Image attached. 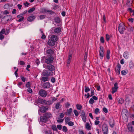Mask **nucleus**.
<instances>
[{"label": "nucleus", "instance_id": "64", "mask_svg": "<svg viewBox=\"0 0 134 134\" xmlns=\"http://www.w3.org/2000/svg\"><path fill=\"white\" fill-rule=\"evenodd\" d=\"M24 19V18L23 17H21L18 20V21L19 22H21Z\"/></svg>", "mask_w": 134, "mask_h": 134}, {"label": "nucleus", "instance_id": "17", "mask_svg": "<svg viewBox=\"0 0 134 134\" xmlns=\"http://www.w3.org/2000/svg\"><path fill=\"white\" fill-rule=\"evenodd\" d=\"M36 17L34 15H31L28 18L27 20L28 21L31 22L33 21L35 18Z\"/></svg>", "mask_w": 134, "mask_h": 134}, {"label": "nucleus", "instance_id": "21", "mask_svg": "<svg viewBox=\"0 0 134 134\" xmlns=\"http://www.w3.org/2000/svg\"><path fill=\"white\" fill-rule=\"evenodd\" d=\"M109 124L111 127L112 128L114 125V121L113 119H110L109 121Z\"/></svg>", "mask_w": 134, "mask_h": 134}, {"label": "nucleus", "instance_id": "38", "mask_svg": "<svg viewBox=\"0 0 134 134\" xmlns=\"http://www.w3.org/2000/svg\"><path fill=\"white\" fill-rule=\"evenodd\" d=\"M68 130L67 128L65 126H63V127L62 131H63L66 132Z\"/></svg>", "mask_w": 134, "mask_h": 134}, {"label": "nucleus", "instance_id": "52", "mask_svg": "<svg viewBox=\"0 0 134 134\" xmlns=\"http://www.w3.org/2000/svg\"><path fill=\"white\" fill-rule=\"evenodd\" d=\"M52 129L54 131H57V129L55 125H53L52 126Z\"/></svg>", "mask_w": 134, "mask_h": 134}, {"label": "nucleus", "instance_id": "23", "mask_svg": "<svg viewBox=\"0 0 134 134\" xmlns=\"http://www.w3.org/2000/svg\"><path fill=\"white\" fill-rule=\"evenodd\" d=\"M123 57L126 59H127L129 57V53L127 51L125 52L123 54Z\"/></svg>", "mask_w": 134, "mask_h": 134}, {"label": "nucleus", "instance_id": "11", "mask_svg": "<svg viewBox=\"0 0 134 134\" xmlns=\"http://www.w3.org/2000/svg\"><path fill=\"white\" fill-rule=\"evenodd\" d=\"M103 132H108V127L106 124H104L102 126Z\"/></svg>", "mask_w": 134, "mask_h": 134}, {"label": "nucleus", "instance_id": "36", "mask_svg": "<svg viewBox=\"0 0 134 134\" xmlns=\"http://www.w3.org/2000/svg\"><path fill=\"white\" fill-rule=\"evenodd\" d=\"M64 116V114L63 113H60L59 114V115L58 117V118L60 119L63 118Z\"/></svg>", "mask_w": 134, "mask_h": 134}, {"label": "nucleus", "instance_id": "18", "mask_svg": "<svg viewBox=\"0 0 134 134\" xmlns=\"http://www.w3.org/2000/svg\"><path fill=\"white\" fill-rule=\"evenodd\" d=\"M44 115L46 116V117L48 119V120L49 119L52 117V114L49 113H45Z\"/></svg>", "mask_w": 134, "mask_h": 134}, {"label": "nucleus", "instance_id": "13", "mask_svg": "<svg viewBox=\"0 0 134 134\" xmlns=\"http://www.w3.org/2000/svg\"><path fill=\"white\" fill-rule=\"evenodd\" d=\"M50 87V84L49 82L44 83L42 85V87L44 88H48Z\"/></svg>", "mask_w": 134, "mask_h": 134}, {"label": "nucleus", "instance_id": "12", "mask_svg": "<svg viewBox=\"0 0 134 134\" xmlns=\"http://www.w3.org/2000/svg\"><path fill=\"white\" fill-rule=\"evenodd\" d=\"M40 122L43 123H46L48 121V119L46 117V116H45L44 115L40 117Z\"/></svg>", "mask_w": 134, "mask_h": 134}, {"label": "nucleus", "instance_id": "47", "mask_svg": "<svg viewBox=\"0 0 134 134\" xmlns=\"http://www.w3.org/2000/svg\"><path fill=\"white\" fill-rule=\"evenodd\" d=\"M5 30L4 29H2L1 31L0 32V34H5V35L6 34L5 33Z\"/></svg>", "mask_w": 134, "mask_h": 134}, {"label": "nucleus", "instance_id": "32", "mask_svg": "<svg viewBox=\"0 0 134 134\" xmlns=\"http://www.w3.org/2000/svg\"><path fill=\"white\" fill-rule=\"evenodd\" d=\"M85 92L87 93L90 91V88L88 87L85 86Z\"/></svg>", "mask_w": 134, "mask_h": 134}, {"label": "nucleus", "instance_id": "55", "mask_svg": "<svg viewBox=\"0 0 134 134\" xmlns=\"http://www.w3.org/2000/svg\"><path fill=\"white\" fill-rule=\"evenodd\" d=\"M80 115L81 116L86 115L85 114V111H83V110L82 111L81 113V114Z\"/></svg>", "mask_w": 134, "mask_h": 134}, {"label": "nucleus", "instance_id": "42", "mask_svg": "<svg viewBox=\"0 0 134 134\" xmlns=\"http://www.w3.org/2000/svg\"><path fill=\"white\" fill-rule=\"evenodd\" d=\"M39 18L40 20H42L44 19L46 17L45 15H41L39 16Z\"/></svg>", "mask_w": 134, "mask_h": 134}, {"label": "nucleus", "instance_id": "3", "mask_svg": "<svg viewBox=\"0 0 134 134\" xmlns=\"http://www.w3.org/2000/svg\"><path fill=\"white\" fill-rule=\"evenodd\" d=\"M122 115L123 119L126 120H127L128 116V111L126 109H124L122 110Z\"/></svg>", "mask_w": 134, "mask_h": 134}, {"label": "nucleus", "instance_id": "10", "mask_svg": "<svg viewBox=\"0 0 134 134\" xmlns=\"http://www.w3.org/2000/svg\"><path fill=\"white\" fill-rule=\"evenodd\" d=\"M118 88V83H117L116 82L114 84V87L112 88L111 93L112 94H114V93L116 92Z\"/></svg>", "mask_w": 134, "mask_h": 134}, {"label": "nucleus", "instance_id": "39", "mask_svg": "<svg viewBox=\"0 0 134 134\" xmlns=\"http://www.w3.org/2000/svg\"><path fill=\"white\" fill-rule=\"evenodd\" d=\"M94 102V101L92 98H91L89 101V103L91 104H93Z\"/></svg>", "mask_w": 134, "mask_h": 134}, {"label": "nucleus", "instance_id": "62", "mask_svg": "<svg viewBox=\"0 0 134 134\" xmlns=\"http://www.w3.org/2000/svg\"><path fill=\"white\" fill-rule=\"evenodd\" d=\"M46 104L47 105H50L52 104V102L50 100L48 101H47Z\"/></svg>", "mask_w": 134, "mask_h": 134}, {"label": "nucleus", "instance_id": "46", "mask_svg": "<svg viewBox=\"0 0 134 134\" xmlns=\"http://www.w3.org/2000/svg\"><path fill=\"white\" fill-rule=\"evenodd\" d=\"M127 72L125 70H123L121 71V74L122 75H125L126 74Z\"/></svg>", "mask_w": 134, "mask_h": 134}, {"label": "nucleus", "instance_id": "61", "mask_svg": "<svg viewBox=\"0 0 134 134\" xmlns=\"http://www.w3.org/2000/svg\"><path fill=\"white\" fill-rule=\"evenodd\" d=\"M27 90V92L30 93H31L32 92V90L30 88H29Z\"/></svg>", "mask_w": 134, "mask_h": 134}, {"label": "nucleus", "instance_id": "16", "mask_svg": "<svg viewBox=\"0 0 134 134\" xmlns=\"http://www.w3.org/2000/svg\"><path fill=\"white\" fill-rule=\"evenodd\" d=\"M54 53L53 51L51 49H48L46 51V54L49 55H53Z\"/></svg>", "mask_w": 134, "mask_h": 134}, {"label": "nucleus", "instance_id": "27", "mask_svg": "<svg viewBox=\"0 0 134 134\" xmlns=\"http://www.w3.org/2000/svg\"><path fill=\"white\" fill-rule=\"evenodd\" d=\"M118 103L122 104L124 102V100L121 98H118Z\"/></svg>", "mask_w": 134, "mask_h": 134}, {"label": "nucleus", "instance_id": "60", "mask_svg": "<svg viewBox=\"0 0 134 134\" xmlns=\"http://www.w3.org/2000/svg\"><path fill=\"white\" fill-rule=\"evenodd\" d=\"M4 38V36L2 34H0V40H2Z\"/></svg>", "mask_w": 134, "mask_h": 134}, {"label": "nucleus", "instance_id": "44", "mask_svg": "<svg viewBox=\"0 0 134 134\" xmlns=\"http://www.w3.org/2000/svg\"><path fill=\"white\" fill-rule=\"evenodd\" d=\"M74 113L76 116H77L79 115V113L76 110H74Z\"/></svg>", "mask_w": 134, "mask_h": 134}, {"label": "nucleus", "instance_id": "31", "mask_svg": "<svg viewBox=\"0 0 134 134\" xmlns=\"http://www.w3.org/2000/svg\"><path fill=\"white\" fill-rule=\"evenodd\" d=\"M106 40L107 41H109V40L110 38V37H111L112 36L111 35H109L107 34L106 35Z\"/></svg>", "mask_w": 134, "mask_h": 134}, {"label": "nucleus", "instance_id": "19", "mask_svg": "<svg viewBox=\"0 0 134 134\" xmlns=\"http://www.w3.org/2000/svg\"><path fill=\"white\" fill-rule=\"evenodd\" d=\"M47 44L49 46H54L55 44V42L49 39L47 42Z\"/></svg>", "mask_w": 134, "mask_h": 134}, {"label": "nucleus", "instance_id": "4", "mask_svg": "<svg viewBox=\"0 0 134 134\" xmlns=\"http://www.w3.org/2000/svg\"><path fill=\"white\" fill-rule=\"evenodd\" d=\"M125 26L123 23L120 24L118 27V30L121 34H122L124 33L125 30Z\"/></svg>", "mask_w": 134, "mask_h": 134}, {"label": "nucleus", "instance_id": "56", "mask_svg": "<svg viewBox=\"0 0 134 134\" xmlns=\"http://www.w3.org/2000/svg\"><path fill=\"white\" fill-rule=\"evenodd\" d=\"M30 3H28L27 2H26L24 3V5L26 7H28Z\"/></svg>", "mask_w": 134, "mask_h": 134}, {"label": "nucleus", "instance_id": "35", "mask_svg": "<svg viewBox=\"0 0 134 134\" xmlns=\"http://www.w3.org/2000/svg\"><path fill=\"white\" fill-rule=\"evenodd\" d=\"M4 8L5 9H8L9 8V4H6L4 5Z\"/></svg>", "mask_w": 134, "mask_h": 134}, {"label": "nucleus", "instance_id": "63", "mask_svg": "<svg viewBox=\"0 0 134 134\" xmlns=\"http://www.w3.org/2000/svg\"><path fill=\"white\" fill-rule=\"evenodd\" d=\"M9 13L7 10H5L3 12V14H8Z\"/></svg>", "mask_w": 134, "mask_h": 134}, {"label": "nucleus", "instance_id": "28", "mask_svg": "<svg viewBox=\"0 0 134 134\" xmlns=\"http://www.w3.org/2000/svg\"><path fill=\"white\" fill-rule=\"evenodd\" d=\"M61 107V105H60V103L59 102L57 103L56 104L55 108L57 109L60 108Z\"/></svg>", "mask_w": 134, "mask_h": 134}, {"label": "nucleus", "instance_id": "53", "mask_svg": "<svg viewBox=\"0 0 134 134\" xmlns=\"http://www.w3.org/2000/svg\"><path fill=\"white\" fill-rule=\"evenodd\" d=\"M100 42L103 43L104 42V37H101L100 38Z\"/></svg>", "mask_w": 134, "mask_h": 134}, {"label": "nucleus", "instance_id": "59", "mask_svg": "<svg viewBox=\"0 0 134 134\" xmlns=\"http://www.w3.org/2000/svg\"><path fill=\"white\" fill-rule=\"evenodd\" d=\"M103 110L105 113H108V110L105 107L103 108Z\"/></svg>", "mask_w": 134, "mask_h": 134}, {"label": "nucleus", "instance_id": "26", "mask_svg": "<svg viewBox=\"0 0 134 134\" xmlns=\"http://www.w3.org/2000/svg\"><path fill=\"white\" fill-rule=\"evenodd\" d=\"M11 16L10 15H7L4 16L3 18V19H4L8 21L11 18Z\"/></svg>", "mask_w": 134, "mask_h": 134}, {"label": "nucleus", "instance_id": "9", "mask_svg": "<svg viewBox=\"0 0 134 134\" xmlns=\"http://www.w3.org/2000/svg\"><path fill=\"white\" fill-rule=\"evenodd\" d=\"M121 68V66L119 64H118L116 66V67L115 68L116 74L118 75H119L120 74Z\"/></svg>", "mask_w": 134, "mask_h": 134}, {"label": "nucleus", "instance_id": "1", "mask_svg": "<svg viewBox=\"0 0 134 134\" xmlns=\"http://www.w3.org/2000/svg\"><path fill=\"white\" fill-rule=\"evenodd\" d=\"M46 68L48 69L51 71H45L43 72V74L44 76H49L52 75L53 72L52 71L55 70V67L52 64H49L46 66Z\"/></svg>", "mask_w": 134, "mask_h": 134}, {"label": "nucleus", "instance_id": "24", "mask_svg": "<svg viewBox=\"0 0 134 134\" xmlns=\"http://www.w3.org/2000/svg\"><path fill=\"white\" fill-rule=\"evenodd\" d=\"M132 0H127V1L126 4L128 7H130L132 5Z\"/></svg>", "mask_w": 134, "mask_h": 134}, {"label": "nucleus", "instance_id": "58", "mask_svg": "<svg viewBox=\"0 0 134 134\" xmlns=\"http://www.w3.org/2000/svg\"><path fill=\"white\" fill-rule=\"evenodd\" d=\"M92 98L94 100H97L98 99V98L95 96H93L92 97Z\"/></svg>", "mask_w": 134, "mask_h": 134}, {"label": "nucleus", "instance_id": "5", "mask_svg": "<svg viewBox=\"0 0 134 134\" xmlns=\"http://www.w3.org/2000/svg\"><path fill=\"white\" fill-rule=\"evenodd\" d=\"M39 94L42 97H45L47 95V93L45 90L43 89H41L39 92Z\"/></svg>", "mask_w": 134, "mask_h": 134}, {"label": "nucleus", "instance_id": "25", "mask_svg": "<svg viewBox=\"0 0 134 134\" xmlns=\"http://www.w3.org/2000/svg\"><path fill=\"white\" fill-rule=\"evenodd\" d=\"M85 127L86 129L88 130H90L91 129V127L90 126V125L88 122H87L86 123Z\"/></svg>", "mask_w": 134, "mask_h": 134}, {"label": "nucleus", "instance_id": "50", "mask_svg": "<svg viewBox=\"0 0 134 134\" xmlns=\"http://www.w3.org/2000/svg\"><path fill=\"white\" fill-rule=\"evenodd\" d=\"M99 111V110L98 108H96L95 110V113L96 114H97Z\"/></svg>", "mask_w": 134, "mask_h": 134}, {"label": "nucleus", "instance_id": "43", "mask_svg": "<svg viewBox=\"0 0 134 134\" xmlns=\"http://www.w3.org/2000/svg\"><path fill=\"white\" fill-rule=\"evenodd\" d=\"M70 119L69 117H67L65 119V122L66 124H67L70 121Z\"/></svg>", "mask_w": 134, "mask_h": 134}, {"label": "nucleus", "instance_id": "30", "mask_svg": "<svg viewBox=\"0 0 134 134\" xmlns=\"http://www.w3.org/2000/svg\"><path fill=\"white\" fill-rule=\"evenodd\" d=\"M134 66V64L132 61L130 62L129 64V67L131 69H132Z\"/></svg>", "mask_w": 134, "mask_h": 134}, {"label": "nucleus", "instance_id": "57", "mask_svg": "<svg viewBox=\"0 0 134 134\" xmlns=\"http://www.w3.org/2000/svg\"><path fill=\"white\" fill-rule=\"evenodd\" d=\"M30 82H27L26 85V87L27 88H29L30 87Z\"/></svg>", "mask_w": 134, "mask_h": 134}, {"label": "nucleus", "instance_id": "14", "mask_svg": "<svg viewBox=\"0 0 134 134\" xmlns=\"http://www.w3.org/2000/svg\"><path fill=\"white\" fill-rule=\"evenodd\" d=\"M48 107H47L43 106L40 108V111L41 112L44 113L45 112L48 110Z\"/></svg>", "mask_w": 134, "mask_h": 134}, {"label": "nucleus", "instance_id": "29", "mask_svg": "<svg viewBox=\"0 0 134 134\" xmlns=\"http://www.w3.org/2000/svg\"><path fill=\"white\" fill-rule=\"evenodd\" d=\"M110 51L109 50H108L107 51V54H106V58L108 60L110 59L109 55L110 54Z\"/></svg>", "mask_w": 134, "mask_h": 134}, {"label": "nucleus", "instance_id": "54", "mask_svg": "<svg viewBox=\"0 0 134 134\" xmlns=\"http://www.w3.org/2000/svg\"><path fill=\"white\" fill-rule=\"evenodd\" d=\"M57 128L59 130H61L62 128V126L61 125H58L57 126Z\"/></svg>", "mask_w": 134, "mask_h": 134}, {"label": "nucleus", "instance_id": "2", "mask_svg": "<svg viewBox=\"0 0 134 134\" xmlns=\"http://www.w3.org/2000/svg\"><path fill=\"white\" fill-rule=\"evenodd\" d=\"M126 131L128 132L133 133L134 132V128L131 125V124L128 123L127 125V129Z\"/></svg>", "mask_w": 134, "mask_h": 134}, {"label": "nucleus", "instance_id": "20", "mask_svg": "<svg viewBox=\"0 0 134 134\" xmlns=\"http://www.w3.org/2000/svg\"><path fill=\"white\" fill-rule=\"evenodd\" d=\"M54 31L55 33L58 34L60 33L61 31V29L60 27H58L54 29Z\"/></svg>", "mask_w": 134, "mask_h": 134}, {"label": "nucleus", "instance_id": "37", "mask_svg": "<svg viewBox=\"0 0 134 134\" xmlns=\"http://www.w3.org/2000/svg\"><path fill=\"white\" fill-rule=\"evenodd\" d=\"M35 9V7H33L31 8L28 11V12L29 13H31L34 11Z\"/></svg>", "mask_w": 134, "mask_h": 134}, {"label": "nucleus", "instance_id": "41", "mask_svg": "<svg viewBox=\"0 0 134 134\" xmlns=\"http://www.w3.org/2000/svg\"><path fill=\"white\" fill-rule=\"evenodd\" d=\"M45 134H52L51 131L50 130H46L45 132Z\"/></svg>", "mask_w": 134, "mask_h": 134}, {"label": "nucleus", "instance_id": "8", "mask_svg": "<svg viewBox=\"0 0 134 134\" xmlns=\"http://www.w3.org/2000/svg\"><path fill=\"white\" fill-rule=\"evenodd\" d=\"M54 60V58L52 57H49L47 58L45 60V63L47 64L52 63Z\"/></svg>", "mask_w": 134, "mask_h": 134}, {"label": "nucleus", "instance_id": "22", "mask_svg": "<svg viewBox=\"0 0 134 134\" xmlns=\"http://www.w3.org/2000/svg\"><path fill=\"white\" fill-rule=\"evenodd\" d=\"M49 80V78L43 76L41 78V81L43 82H45L46 81H48Z\"/></svg>", "mask_w": 134, "mask_h": 134}, {"label": "nucleus", "instance_id": "15", "mask_svg": "<svg viewBox=\"0 0 134 134\" xmlns=\"http://www.w3.org/2000/svg\"><path fill=\"white\" fill-rule=\"evenodd\" d=\"M58 37L57 36L54 35H52L50 38V39L55 43L58 40Z\"/></svg>", "mask_w": 134, "mask_h": 134}, {"label": "nucleus", "instance_id": "34", "mask_svg": "<svg viewBox=\"0 0 134 134\" xmlns=\"http://www.w3.org/2000/svg\"><path fill=\"white\" fill-rule=\"evenodd\" d=\"M54 20L55 22L57 23H59L60 21V19L58 17L55 18L54 19Z\"/></svg>", "mask_w": 134, "mask_h": 134}, {"label": "nucleus", "instance_id": "40", "mask_svg": "<svg viewBox=\"0 0 134 134\" xmlns=\"http://www.w3.org/2000/svg\"><path fill=\"white\" fill-rule=\"evenodd\" d=\"M83 121L84 122H86V115L81 116Z\"/></svg>", "mask_w": 134, "mask_h": 134}, {"label": "nucleus", "instance_id": "7", "mask_svg": "<svg viewBox=\"0 0 134 134\" xmlns=\"http://www.w3.org/2000/svg\"><path fill=\"white\" fill-rule=\"evenodd\" d=\"M99 57L101 59H102L104 56V48L102 46H100V47Z\"/></svg>", "mask_w": 134, "mask_h": 134}, {"label": "nucleus", "instance_id": "48", "mask_svg": "<svg viewBox=\"0 0 134 134\" xmlns=\"http://www.w3.org/2000/svg\"><path fill=\"white\" fill-rule=\"evenodd\" d=\"M67 113L69 114L70 115V114L72 112V109L71 108H70L69 109L67 110Z\"/></svg>", "mask_w": 134, "mask_h": 134}, {"label": "nucleus", "instance_id": "45", "mask_svg": "<svg viewBox=\"0 0 134 134\" xmlns=\"http://www.w3.org/2000/svg\"><path fill=\"white\" fill-rule=\"evenodd\" d=\"M67 124H68V125L70 126H72L74 125V123L73 122L70 121Z\"/></svg>", "mask_w": 134, "mask_h": 134}, {"label": "nucleus", "instance_id": "51", "mask_svg": "<svg viewBox=\"0 0 134 134\" xmlns=\"http://www.w3.org/2000/svg\"><path fill=\"white\" fill-rule=\"evenodd\" d=\"M87 53L86 52H85V54L84 56V60L85 61H86L87 57Z\"/></svg>", "mask_w": 134, "mask_h": 134}, {"label": "nucleus", "instance_id": "33", "mask_svg": "<svg viewBox=\"0 0 134 134\" xmlns=\"http://www.w3.org/2000/svg\"><path fill=\"white\" fill-rule=\"evenodd\" d=\"M77 109L78 110H81L82 108L81 105L79 104H77L76 105Z\"/></svg>", "mask_w": 134, "mask_h": 134}, {"label": "nucleus", "instance_id": "49", "mask_svg": "<svg viewBox=\"0 0 134 134\" xmlns=\"http://www.w3.org/2000/svg\"><path fill=\"white\" fill-rule=\"evenodd\" d=\"M91 95L90 97H91L94 94V90L93 89H91Z\"/></svg>", "mask_w": 134, "mask_h": 134}, {"label": "nucleus", "instance_id": "6", "mask_svg": "<svg viewBox=\"0 0 134 134\" xmlns=\"http://www.w3.org/2000/svg\"><path fill=\"white\" fill-rule=\"evenodd\" d=\"M40 12L41 13H48L49 14H52L53 13V11L51 10H48L45 8H42L41 9Z\"/></svg>", "mask_w": 134, "mask_h": 134}]
</instances>
